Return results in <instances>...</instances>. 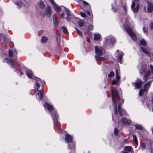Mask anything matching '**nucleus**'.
<instances>
[{"instance_id": "obj_1", "label": "nucleus", "mask_w": 153, "mask_h": 153, "mask_svg": "<svg viewBox=\"0 0 153 153\" xmlns=\"http://www.w3.org/2000/svg\"><path fill=\"white\" fill-rule=\"evenodd\" d=\"M120 73L119 72L118 69H116V78L114 79L112 82L111 90L112 92V100L114 104V114L116 116L117 115L118 111L117 107V104L115 101V98L117 97L119 100L120 104L118 105V110L119 115L120 116L124 115H126L127 114L126 112L124 109H122L121 108V103H123L124 102V100L122 99L121 95H120L118 91H114V86L113 85H116V87L118 86L120 79Z\"/></svg>"}, {"instance_id": "obj_2", "label": "nucleus", "mask_w": 153, "mask_h": 153, "mask_svg": "<svg viewBox=\"0 0 153 153\" xmlns=\"http://www.w3.org/2000/svg\"><path fill=\"white\" fill-rule=\"evenodd\" d=\"M44 106L46 109H48L51 113V117L53 121L54 125L57 126L59 129L61 133L65 134V142H67V134L66 133V131L63 129L61 126L59 125V118L56 110L54 108L53 105L51 103L45 102L44 104Z\"/></svg>"}, {"instance_id": "obj_3", "label": "nucleus", "mask_w": 153, "mask_h": 153, "mask_svg": "<svg viewBox=\"0 0 153 153\" xmlns=\"http://www.w3.org/2000/svg\"><path fill=\"white\" fill-rule=\"evenodd\" d=\"M35 79L36 84L34 86V88L37 91H39L36 94V98L38 100H41L42 99L43 97V91L42 90L43 86L42 85L40 89H39L41 86L40 83L43 84L44 82L38 78Z\"/></svg>"}, {"instance_id": "obj_4", "label": "nucleus", "mask_w": 153, "mask_h": 153, "mask_svg": "<svg viewBox=\"0 0 153 153\" xmlns=\"http://www.w3.org/2000/svg\"><path fill=\"white\" fill-rule=\"evenodd\" d=\"M125 20L126 24L124 25L125 30L134 41H136L137 38L136 35L134 33L133 30L129 26V24L131 22V19L128 16H126V17L125 18Z\"/></svg>"}, {"instance_id": "obj_5", "label": "nucleus", "mask_w": 153, "mask_h": 153, "mask_svg": "<svg viewBox=\"0 0 153 153\" xmlns=\"http://www.w3.org/2000/svg\"><path fill=\"white\" fill-rule=\"evenodd\" d=\"M139 0H132V4L131 6V9L134 13H136L138 11L140 8Z\"/></svg>"}, {"instance_id": "obj_6", "label": "nucleus", "mask_w": 153, "mask_h": 153, "mask_svg": "<svg viewBox=\"0 0 153 153\" xmlns=\"http://www.w3.org/2000/svg\"><path fill=\"white\" fill-rule=\"evenodd\" d=\"M150 67L151 72L149 71L145 74L143 77V79L145 81L147 80L148 78L150 79L151 77L150 76H152V80H153V66L152 65H150Z\"/></svg>"}, {"instance_id": "obj_7", "label": "nucleus", "mask_w": 153, "mask_h": 153, "mask_svg": "<svg viewBox=\"0 0 153 153\" xmlns=\"http://www.w3.org/2000/svg\"><path fill=\"white\" fill-rule=\"evenodd\" d=\"M151 81H152L150 80L146 83L144 85V89H142L140 90L139 94L140 96H142L143 95V94L144 92L146 91L147 92L148 91V90L149 89L151 84Z\"/></svg>"}, {"instance_id": "obj_8", "label": "nucleus", "mask_w": 153, "mask_h": 153, "mask_svg": "<svg viewBox=\"0 0 153 153\" xmlns=\"http://www.w3.org/2000/svg\"><path fill=\"white\" fill-rule=\"evenodd\" d=\"M82 3L83 5V9L84 11L87 12L88 14L91 13V8L89 4L84 1H82Z\"/></svg>"}, {"instance_id": "obj_9", "label": "nucleus", "mask_w": 153, "mask_h": 153, "mask_svg": "<svg viewBox=\"0 0 153 153\" xmlns=\"http://www.w3.org/2000/svg\"><path fill=\"white\" fill-rule=\"evenodd\" d=\"M95 52L98 56H102L105 53L104 50L101 47H99L97 46L95 47Z\"/></svg>"}, {"instance_id": "obj_10", "label": "nucleus", "mask_w": 153, "mask_h": 153, "mask_svg": "<svg viewBox=\"0 0 153 153\" xmlns=\"http://www.w3.org/2000/svg\"><path fill=\"white\" fill-rule=\"evenodd\" d=\"M24 71H25L26 74L29 78L35 79V78H37L34 76L32 71L30 69L26 68L24 70Z\"/></svg>"}, {"instance_id": "obj_11", "label": "nucleus", "mask_w": 153, "mask_h": 153, "mask_svg": "<svg viewBox=\"0 0 153 153\" xmlns=\"http://www.w3.org/2000/svg\"><path fill=\"white\" fill-rule=\"evenodd\" d=\"M150 50L149 48L147 46L146 47V48L143 47H141L140 49L141 51H142L146 55L149 56H151V53L149 51Z\"/></svg>"}, {"instance_id": "obj_12", "label": "nucleus", "mask_w": 153, "mask_h": 153, "mask_svg": "<svg viewBox=\"0 0 153 153\" xmlns=\"http://www.w3.org/2000/svg\"><path fill=\"white\" fill-rule=\"evenodd\" d=\"M4 61L6 62L8 64H10L11 68H13L14 69H15V65L13 60L11 59H9L8 58H5L4 59Z\"/></svg>"}, {"instance_id": "obj_13", "label": "nucleus", "mask_w": 153, "mask_h": 153, "mask_svg": "<svg viewBox=\"0 0 153 153\" xmlns=\"http://www.w3.org/2000/svg\"><path fill=\"white\" fill-rule=\"evenodd\" d=\"M73 137L72 136L68 134V142L71 143V148L73 150H74L75 147V144L74 142H72Z\"/></svg>"}, {"instance_id": "obj_14", "label": "nucleus", "mask_w": 153, "mask_h": 153, "mask_svg": "<svg viewBox=\"0 0 153 153\" xmlns=\"http://www.w3.org/2000/svg\"><path fill=\"white\" fill-rule=\"evenodd\" d=\"M123 53L120 50H117L115 53V55L119 58L120 62L121 63V61L122 59V56L123 55Z\"/></svg>"}, {"instance_id": "obj_15", "label": "nucleus", "mask_w": 153, "mask_h": 153, "mask_svg": "<svg viewBox=\"0 0 153 153\" xmlns=\"http://www.w3.org/2000/svg\"><path fill=\"white\" fill-rule=\"evenodd\" d=\"M36 6L38 8L43 9L45 8V6L44 2L40 0L37 3Z\"/></svg>"}, {"instance_id": "obj_16", "label": "nucleus", "mask_w": 153, "mask_h": 153, "mask_svg": "<svg viewBox=\"0 0 153 153\" xmlns=\"http://www.w3.org/2000/svg\"><path fill=\"white\" fill-rule=\"evenodd\" d=\"M131 121L127 118H123L119 122L120 124H128L129 125L131 123Z\"/></svg>"}, {"instance_id": "obj_17", "label": "nucleus", "mask_w": 153, "mask_h": 153, "mask_svg": "<svg viewBox=\"0 0 153 153\" xmlns=\"http://www.w3.org/2000/svg\"><path fill=\"white\" fill-rule=\"evenodd\" d=\"M93 28V26L92 25H90L88 27V29L89 30H88L86 29H83V31L85 34L90 35L91 33L89 31L92 30Z\"/></svg>"}, {"instance_id": "obj_18", "label": "nucleus", "mask_w": 153, "mask_h": 153, "mask_svg": "<svg viewBox=\"0 0 153 153\" xmlns=\"http://www.w3.org/2000/svg\"><path fill=\"white\" fill-rule=\"evenodd\" d=\"M106 39V42L107 43H110L111 44H113L115 42L114 38L111 36H109Z\"/></svg>"}, {"instance_id": "obj_19", "label": "nucleus", "mask_w": 153, "mask_h": 153, "mask_svg": "<svg viewBox=\"0 0 153 153\" xmlns=\"http://www.w3.org/2000/svg\"><path fill=\"white\" fill-rule=\"evenodd\" d=\"M142 84V81L140 79H137L135 82V86L137 88L139 89L141 87Z\"/></svg>"}, {"instance_id": "obj_20", "label": "nucleus", "mask_w": 153, "mask_h": 153, "mask_svg": "<svg viewBox=\"0 0 153 153\" xmlns=\"http://www.w3.org/2000/svg\"><path fill=\"white\" fill-rule=\"evenodd\" d=\"M45 11L46 15L49 17L51 16L52 11L51 8L49 6H48L46 7Z\"/></svg>"}, {"instance_id": "obj_21", "label": "nucleus", "mask_w": 153, "mask_h": 153, "mask_svg": "<svg viewBox=\"0 0 153 153\" xmlns=\"http://www.w3.org/2000/svg\"><path fill=\"white\" fill-rule=\"evenodd\" d=\"M147 3L148 5L147 7L148 12H151L153 10V4L149 1H147Z\"/></svg>"}, {"instance_id": "obj_22", "label": "nucleus", "mask_w": 153, "mask_h": 153, "mask_svg": "<svg viewBox=\"0 0 153 153\" xmlns=\"http://www.w3.org/2000/svg\"><path fill=\"white\" fill-rule=\"evenodd\" d=\"M53 22L55 27L57 28L58 26V22L57 19L55 14L53 16Z\"/></svg>"}, {"instance_id": "obj_23", "label": "nucleus", "mask_w": 153, "mask_h": 153, "mask_svg": "<svg viewBox=\"0 0 153 153\" xmlns=\"http://www.w3.org/2000/svg\"><path fill=\"white\" fill-rule=\"evenodd\" d=\"M124 149L126 151L129 152L130 153H134V151L132 149V148L131 146H126L124 148Z\"/></svg>"}, {"instance_id": "obj_24", "label": "nucleus", "mask_w": 153, "mask_h": 153, "mask_svg": "<svg viewBox=\"0 0 153 153\" xmlns=\"http://www.w3.org/2000/svg\"><path fill=\"white\" fill-rule=\"evenodd\" d=\"M146 68V67L145 65H143L142 66L141 69L140 70V73L141 74H143L145 73Z\"/></svg>"}, {"instance_id": "obj_25", "label": "nucleus", "mask_w": 153, "mask_h": 153, "mask_svg": "<svg viewBox=\"0 0 153 153\" xmlns=\"http://www.w3.org/2000/svg\"><path fill=\"white\" fill-rule=\"evenodd\" d=\"M76 21L78 25L80 27H82L83 26L84 24V21L80 20L79 19H76Z\"/></svg>"}, {"instance_id": "obj_26", "label": "nucleus", "mask_w": 153, "mask_h": 153, "mask_svg": "<svg viewBox=\"0 0 153 153\" xmlns=\"http://www.w3.org/2000/svg\"><path fill=\"white\" fill-rule=\"evenodd\" d=\"M133 140L134 142V147L137 148L138 146V141L136 135H133Z\"/></svg>"}, {"instance_id": "obj_27", "label": "nucleus", "mask_w": 153, "mask_h": 153, "mask_svg": "<svg viewBox=\"0 0 153 153\" xmlns=\"http://www.w3.org/2000/svg\"><path fill=\"white\" fill-rule=\"evenodd\" d=\"M95 58L96 60L98 61H102L106 59V58L105 57H101L97 56H95Z\"/></svg>"}, {"instance_id": "obj_28", "label": "nucleus", "mask_w": 153, "mask_h": 153, "mask_svg": "<svg viewBox=\"0 0 153 153\" xmlns=\"http://www.w3.org/2000/svg\"><path fill=\"white\" fill-rule=\"evenodd\" d=\"M15 4L19 7H22L23 5L22 3L20 1H16L15 2Z\"/></svg>"}, {"instance_id": "obj_29", "label": "nucleus", "mask_w": 153, "mask_h": 153, "mask_svg": "<svg viewBox=\"0 0 153 153\" xmlns=\"http://www.w3.org/2000/svg\"><path fill=\"white\" fill-rule=\"evenodd\" d=\"M26 68H24L22 70H19V72H17V74L19 75L20 76L23 75L24 74V72H25V71L24 70L26 69Z\"/></svg>"}, {"instance_id": "obj_30", "label": "nucleus", "mask_w": 153, "mask_h": 153, "mask_svg": "<svg viewBox=\"0 0 153 153\" xmlns=\"http://www.w3.org/2000/svg\"><path fill=\"white\" fill-rule=\"evenodd\" d=\"M48 40V39L47 37L43 36H42V38L41 42L42 43H45Z\"/></svg>"}, {"instance_id": "obj_31", "label": "nucleus", "mask_w": 153, "mask_h": 153, "mask_svg": "<svg viewBox=\"0 0 153 153\" xmlns=\"http://www.w3.org/2000/svg\"><path fill=\"white\" fill-rule=\"evenodd\" d=\"M100 35L99 34H96L94 35V39L96 40H98L100 39Z\"/></svg>"}, {"instance_id": "obj_32", "label": "nucleus", "mask_w": 153, "mask_h": 153, "mask_svg": "<svg viewBox=\"0 0 153 153\" xmlns=\"http://www.w3.org/2000/svg\"><path fill=\"white\" fill-rule=\"evenodd\" d=\"M53 6L56 11L59 12L61 10L60 7L58 6L56 4H55V5H53Z\"/></svg>"}, {"instance_id": "obj_33", "label": "nucleus", "mask_w": 153, "mask_h": 153, "mask_svg": "<svg viewBox=\"0 0 153 153\" xmlns=\"http://www.w3.org/2000/svg\"><path fill=\"white\" fill-rule=\"evenodd\" d=\"M140 43L141 45L143 46H145V45H147V43L145 40L143 39H142L140 42Z\"/></svg>"}, {"instance_id": "obj_34", "label": "nucleus", "mask_w": 153, "mask_h": 153, "mask_svg": "<svg viewBox=\"0 0 153 153\" xmlns=\"http://www.w3.org/2000/svg\"><path fill=\"white\" fill-rule=\"evenodd\" d=\"M56 34L57 35L56 38L57 42L58 43H59L60 40V36L59 32L57 31Z\"/></svg>"}, {"instance_id": "obj_35", "label": "nucleus", "mask_w": 153, "mask_h": 153, "mask_svg": "<svg viewBox=\"0 0 153 153\" xmlns=\"http://www.w3.org/2000/svg\"><path fill=\"white\" fill-rule=\"evenodd\" d=\"M135 126L136 129L141 130L143 128V127L142 126L139 124H136L135 125Z\"/></svg>"}, {"instance_id": "obj_36", "label": "nucleus", "mask_w": 153, "mask_h": 153, "mask_svg": "<svg viewBox=\"0 0 153 153\" xmlns=\"http://www.w3.org/2000/svg\"><path fill=\"white\" fill-rule=\"evenodd\" d=\"M75 29H76V30L77 32V33H78L79 35L80 36H81L82 35V31H80L78 29L75 28Z\"/></svg>"}, {"instance_id": "obj_37", "label": "nucleus", "mask_w": 153, "mask_h": 153, "mask_svg": "<svg viewBox=\"0 0 153 153\" xmlns=\"http://www.w3.org/2000/svg\"><path fill=\"white\" fill-rule=\"evenodd\" d=\"M143 32L145 34H148V28L146 26L144 27L143 28Z\"/></svg>"}, {"instance_id": "obj_38", "label": "nucleus", "mask_w": 153, "mask_h": 153, "mask_svg": "<svg viewBox=\"0 0 153 153\" xmlns=\"http://www.w3.org/2000/svg\"><path fill=\"white\" fill-rule=\"evenodd\" d=\"M114 75V72L111 71L109 74H108V76L109 78H111L112 76H113Z\"/></svg>"}, {"instance_id": "obj_39", "label": "nucleus", "mask_w": 153, "mask_h": 153, "mask_svg": "<svg viewBox=\"0 0 153 153\" xmlns=\"http://www.w3.org/2000/svg\"><path fill=\"white\" fill-rule=\"evenodd\" d=\"M13 51L11 50H9V56L11 57H12L13 56Z\"/></svg>"}, {"instance_id": "obj_40", "label": "nucleus", "mask_w": 153, "mask_h": 153, "mask_svg": "<svg viewBox=\"0 0 153 153\" xmlns=\"http://www.w3.org/2000/svg\"><path fill=\"white\" fill-rule=\"evenodd\" d=\"M61 29L62 30V32L64 33H66L67 29L66 27H61Z\"/></svg>"}, {"instance_id": "obj_41", "label": "nucleus", "mask_w": 153, "mask_h": 153, "mask_svg": "<svg viewBox=\"0 0 153 153\" xmlns=\"http://www.w3.org/2000/svg\"><path fill=\"white\" fill-rule=\"evenodd\" d=\"M118 130L115 128L114 129V133L115 135L117 136L118 135Z\"/></svg>"}, {"instance_id": "obj_42", "label": "nucleus", "mask_w": 153, "mask_h": 153, "mask_svg": "<svg viewBox=\"0 0 153 153\" xmlns=\"http://www.w3.org/2000/svg\"><path fill=\"white\" fill-rule=\"evenodd\" d=\"M68 16H70L71 17H72L73 16V14L72 13H70L69 10L68 9Z\"/></svg>"}, {"instance_id": "obj_43", "label": "nucleus", "mask_w": 153, "mask_h": 153, "mask_svg": "<svg viewBox=\"0 0 153 153\" xmlns=\"http://www.w3.org/2000/svg\"><path fill=\"white\" fill-rule=\"evenodd\" d=\"M4 41L5 42H7L8 41V39H7L6 37L4 36L3 37Z\"/></svg>"}, {"instance_id": "obj_44", "label": "nucleus", "mask_w": 153, "mask_h": 153, "mask_svg": "<svg viewBox=\"0 0 153 153\" xmlns=\"http://www.w3.org/2000/svg\"><path fill=\"white\" fill-rule=\"evenodd\" d=\"M81 15L83 17H86V15L85 13L83 12H81L80 13Z\"/></svg>"}, {"instance_id": "obj_45", "label": "nucleus", "mask_w": 153, "mask_h": 153, "mask_svg": "<svg viewBox=\"0 0 153 153\" xmlns=\"http://www.w3.org/2000/svg\"><path fill=\"white\" fill-rule=\"evenodd\" d=\"M123 7L124 10H125V12H126L127 10V7L126 5V4H125L123 6Z\"/></svg>"}, {"instance_id": "obj_46", "label": "nucleus", "mask_w": 153, "mask_h": 153, "mask_svg": "<svg viewBox=\"0 0 153 153\" xmlns=\"http://www.w3.org/2000/svg\"><path fill=\"white\" fill-rule=\"evenodd\" d=\"M146 146L145 144L144 143H143L142 144L141 147L143 149H144L146 148Z\"/></svg>"}, {"instance_id": "obj_47", "label": "nucleus", "mask_w": 153, "mask_h": 153, "mask_svg": "<svg viewBox=\"0 0 153 153\" xmlns=\"http://www.w3.org/2000/svg\"><path fill=\"white\" fill-rule=\"evenodd\" d=\"M50 2H51V4L53 5H55V3L53 1V0H49Z\"/></svg>"}, {"instance_id": "obj_48", "label": "nucleus", "mask_w": 153, "mask_h": 153, "mask_svg": "<svg viewBox=\"0 0 153 153\" xmlns=\"http://www.w3.org/2000/svg\"><path fill=\"white\" fill-rule=\"evenodd\" d=\"M15 51L16 53V54L14 53L13 56H14V57H15V59H16V57H17L16 55L17 54V51L16 50H15Z\"/></svg>"}, {"instance_id": "obj_49", "label": "nucleus", "mask_w": 153, "mask_h": 153, "mask_svg": "<svg viewBox=\"0 0 153 153\" xmlns=\"http://www.w3.org/2000/svg\"><path fill=\"white\" fill-rule=\"evenodd\" d=\"M112 9L113 10V11L114 12H116L117 11L115 7H114L112 5Z\"/></svg>"}, {"instance_id": "obj_50", "label": "nucleus", "mask_w": 153, "mask_h": 153, "mask_svg": "<svg viewBox=\"0 0 153 153\" xmlns=\"http://www.w3.org/2000/svg\"><path fill=\"white\" fill-rule=\"evenodd\" d=\"M150 27L151 29L153 28V23H151L150 25Z\"/></svg>"}, {"instance_id": "obj_51", "label": "nucleus", "mask_w": 153, "mask_h": 153, "mask_svg": "<svg viewBox=\"0 0 153 153\" xmlns=\"http://www.w3.org/2000/svg\"><path fill=\"white\" fill-rule=\"evenodd\" d=\"M124 143H128V140L126 139H125L124 140Z\"/></svg>"}, {"instance_id": "obj_52", "label": "nucleus", "mask_w": 153, "mask_h": 153, "mask_svg": "<svg viewBox=\"0 0 153 153\" xmlns=\"http://www.w3.org/2000/svg\"><path fill=\"white\" fill-rule=\"evenodd\" d=\"M64 13H62L61 15V17L62 18H64Z\"/></svg>"}, {"instance_id": "obj_53", "label": "nucleus", "mask_w": 153, "mask_h": 153, "mask_svg": "<svg viewBox=\"0 0 153 153\" xmlns=\"http://www.w3.org/2000/svg\"><path fill=\"white\" fill-rule=\"evenodd\" d=\"M0 51H2L3 53V54H5V51H4V50H2V49H0Z\"/></svg>"}, {"instance_id": "obj_54", "label": "nucleus", "mask_w": 153, "mask_h": 153, "mask_svg": "<svg viewBox=\"0 0 153 153\" xmlns=\"http://www.w3.org/2000/svg\"><path fill=\"white\" fill-rule=\"evenodd\" d=\"M122 153H128V152H124V151H122L121 152Z\"/></svg>"}, {"instance_id": "obj_55", "label": "nucleus", "mask_w": 153, "mask_h": 153, "mask_svg": "<svg viewBox=\"0 0 153 153\" xmlns=\"http://www.w3.org/2000/svg\"><path fill=\"white\" fill-rule=\"evenodd\" d=\"M112 120H114V117H113V115L112 116Z\"/></svg>"}]
</instances>
